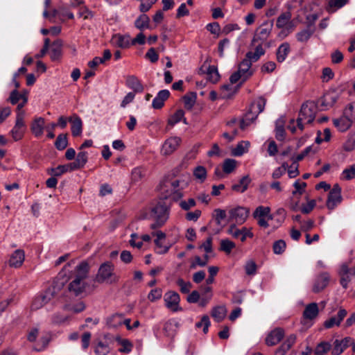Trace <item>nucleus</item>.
<instances>
[{"instance_id":"a211bd4d","label":"nucleus","mask_w":355,"mask_h":355,"mask_svg":"<svg viewBox=\"0 0 355 355\" xmlns=\"http://www.w3.org/2000/svg\"><path fill=\"white\" fill-rule=\"evenodd\" d=\"M347 314V311L345 309L340 308L337 313V315L332 316L324 321V327L326 329H331L334 326H340L341 322L345 318Z\"/></svg>"},{"instance_id":"aec40b11","label":"nucleus","mask_w":355,"mask_h":355,"mask_svg":"<svg viewBox=\"0 0 355 355\" xmlns=\"http://www.w3.org/2000/svg\"><path fill=\"white\" fill-rule=\"evenodd\" d=\"M49 55L52 61H59L62 55V41L57 40L49 45Z\"/></svg>"},{"instance_id":"37998d69","label":"nucleus","mask_w":355,"mask_h":355,"mask_svg":"<svg viewBox=\"0 0 355 355\" xmlns=\"http://www.w3.org/2000/svg\"><path fill=\"white\" fill-rule=\"evenodd\" d=\"M270 208L269 207L259 206L256 208L253 213L254 218L268 217V219H271L270 216Z\"/></svg>"},{"instance_id":"2eb2a0df","label":"nucleus","mask_w":355,"mask_h":355,"mask_svg":"<svg viewBox=\"0 0 355 355\" xmlns=\"http://www.w3.org/2000/svg\"><path fill=\"white\" fill-rule=\"evenodd\" d=\"M180 301V295L175 291H168L164 295L165 305L173 311H177L180 309L179 306Z\"/></svg>"},{"instance_id":"9b49d317","label":"nucleus","mask_w":355,"mask_h":355,"mask_svg":"<svg viewBox=\"0 0 355 355\" xmlns=\"http://www.w3.org/2000/svg\"><path fill=\"white\" fill-rule=\"evenodd\" d=\"M338 274L340 277V284L344 288H347L352 277H355V266L349 268L347 263H342Z\"/></svg>"},{"instance_id":"423d86ee","label":"nucleus","mask_w":355,"mask_h":355,"mask_svg":"<svg viewBox=\"0 0 355 355\" xmlns=\"http://www.w3.org/2000/svg\"><path fill=\"white\" fill-rule=\"evenodd\" d=\"M165 186L173 189V200L178 201L183 197L182 190L185 189L189 182L190 175L188 173L182 174L180 178H166Z\"/></svg>"},{"instance_id":"f704fd0d","label":"nucleus","mask_w":355,"mask_h":355,"mask_svg":"<svg viewBox=\"0 0 355 355\" xmlns=\"http://www.w3.org/2000/svg\"><path fill=\"white\" fill-rule=\"evenodd\" d=\"M291 51L290 44L288 42L282 43L277 50V60L283 62Z\"/></svg>"},{"instance_id":"4c0bfd02","label":"nucleus","mask_w":355,"mask_h":355,"mask_svg":"<svg viewBox=\"0 0 355 355\" xmlns=\"http://www.w3.org/2000/svg\"><path fill=\"white\" fill-rule=\"evenodd\" d=\"M226 313V308L224 306H218L213 309L211 316L216 322H219L225 318Z\"/></svg>"},{"instance_id":"393cba45","label":"nucleus","mask_w":355,"mask_h":355,"mask_svg":"<svg viewBox=\"0 0 355 355\" xmlns=\"http://www.w3.org/2000/svg\"><path fill=\"white\" fill-rule=\"evenodd\" d=\"M24 251L20 249L16 250L11 255L9 259V266L13 268L20 267L24 261Z\"/></svg>"},{"instance_id":"69168bd1","label":"nucleus","mask_w":355,"mask_h":355,"mask_svg":"<svg viewBox=\"0 0 355 355\" xmlns=\"http://www.w3.org/2000/svg\"><path fill=\"white\" fill-rule=\"evenodd\" d=\"M162 296V290L159 288L152 289L148 295V299L150 302H155L159 300Z\"/></svg>"},{"instance_id":"39448f33","label":"nucleus","mask_w":355,"mask_h":355,"mask_svg":"<svg viewBox=\"0 0 355 355\" xmlns=\"http://www.w3.org/2000/svg\"><path fill=\"white\" fill-rule=\"evenodd\" d=\"M266 103V100L263 97H259L250 105L248 112L241 121L240 128L242 130L245 129L256 120L258 115L263 111Z\"/></svg>"},{"instance_id":"f8f14e48","label":"nucleus","mask_w":355,"mask_h":355,"mask_svg":"<svg viewBox=\"0 0 355 355\" xmlns=\"http://www.w3.org/2000/svg\"><path fill=\"white\" fill-rule=\"evenodd\" d=\"M341 201V188L338 184H336L329 193L326 205L328 209H334Z\"/></svg>"},{"instance_id":"a18cd8bd","label":"nucleus","mask_w":355,"mask_h":355,"mask_svg":"<svg viewBox=\"0 0 355 355\" xmlns=\"http://www.w3.org/2000/svg\"><path fill=\"white\" fill-rule=\"evenodd\" d=\"M193 175L200 182H204L207 178V170L202 166L196 167L193 171Z\"/></svg>"},{"instance_id":"e2e57ef3","label":"nucleus","mask_w":355,"mask_h":355,"mask_svg":"<svg viewBox=\"0 0 355 355\" xmlns=\"http://www.w3.org/2000/svg\"><path fill=\"white\" fill-rule=\"evenodd\" d=\"M286 247V244L284 240H278L273 244V252L276 254H281L284 252Z\"/></svg>"},{"instance_id":"4be33fe9","label":"nucleus","mask_w":355,"mask_h":355,"mask_svg":"<svg viewBox=\"0 0 355 355\" xmlns=\"http://www.w3.org/2000/svg\"><path fill=\"white\" fill-rule=\"evenodd\" d=\"M69 122L71 123V134L73 137L80 136L83 132V121L81 118L74 114L69 117Z\"/></svg>"},{"instance_id":"13d9d810","label":"nucleus","mask_w":355,"mask_h":355,"mask_svg":"<svg viewBox=\"0 0 355 355\" xmlns=\"http://www.w3.org/2000/svg\"><path fill=\"white\" fill-rule=\"evenodd\" d=\"M160 192L163 194L165 198H171L173 200V189L171 187H166L165 186V180H164L159 185Z\"/></svg>"},{"instance_id":"338daca9","label":"nucleus","mask_w":355,"mask_h":355,"mask_svg":"<svg viewBox=\"0 0 355 355\" xmlns=\"http://www.w3.org/2000/svg\"><path fill=\"white\" fill-rule=\"evenodd\" d=\"M250 144L249 142H240L236 147L233 150V154L236 156L242 155L245 151V148H248Z\"/></svg>"},{"instance_id":"c756f323","label":"nucleus","mask_w":355,"mask_h":355,"mask_svg":"<svg viewBox=\"0 0 355 355\" xmlns=\"http://www.w3.org/2000/svg\"><path fill=\"white\" fill-rule=\"evenodd\" d=\"M272 28V24L263 23L257 30L255 37L258 40L265 41L269 37Z\"/></svg>"},{"instance_id":"ea45409f","label":"nucleus","mask_w":355,"mask_h":355,"mask_svg":"<svg viewBox=\"0 0 355 355\" xmlns=\"http://www.w3.org/2000/svg\"><path fill=\"white\" fill-rule=\"evenodd\" d=\"M265 53V51L261 44H259L255 48L254 52L250 51L247 53L246 57L252 62H257L261 55Z\"/></svg>"},{"instance_id":"f3484780","label":"nucleus","mask_w":355,"mask_h":355,"mask_svg":"<svg viewBox=\"0 0 355 355\" xmlns=\"http://www.w3.org/2000/svg\"><path fill=\"white\" fill-rule=\"evenodd\" d=\"M181 139L179 137H171L167 139L163 146L162 152L164 155H171L177 150L181 143Z\"/></svg>"},{"instance_id":"a878e982","label":"nucleus","mask_w":355,"mask_h":355,"mask_svg":"<svg viewBox=\"0 0 355 355\" xmlns=\"http://www.w3.org/2000/svg\"><path fill=\"white\" fill-rule=\"evenodd\" d=\"M112 43L118 47L122 49L128 48L131 44L129 35H114L112 38Z\"/></svg>"},{"instance_id":"58836bf2","label":"nucleus","mask_w":355,"mask_h":355,"mask_svg":"<svg viewBox=\"0 0 355 355\" xmlns=\"http://www.w3.org/2000/svg\"><path fill=\"white\" fill-rule=\"evenodd\" d=\"M178 327V322L175 320L167 321L164 326V331L168 336H173Z\"/></svg>"},{"instance_id":"0e129e2a","label":"nucleus","mask_w":355,"mask_h":355,"mask_svg":"<svg viewBox=\"0 0 355 355\" xmlns=\"http://www.w3.org/2000/svg\"><path fill=\"white\" fill-rule=\"evenodd\" d=\"M313 34V31L304 29L297 33L296 37L299 42H307Z\"/></svg>"},{"instance_id":"864d4df0","label":"nucleus","mask_w":355,"mask_h":355,"mask_svg":"<svg viewBox=\"0 0 355 355\" xmlns=\"http://www.w3.org/2000/svg\"><path fill=\"white\" fill-rule=\"evenodd\" d=\"M331 344L329 342H321L316 346L315 354L316 355H324L331 349Z\"/></svg>"},{"instance_id":"f257e3e1","label":"nucleus","mask_w":355,"mask_h":355,"mask_svg":"<svg viewBox=\"0 0 355 355\" xmlns=\"http://www.w3.org/2000/svg\"><path fill=\"white\" fill-rule=\"evenodd\" d=\"M89 269V264L85 261L76 266L74 279L68 285V290L71 294L78 296L85 292L87 286L85 279L88 276Z\"/></svg>"},{"instance_id":"20e7f679","label":"nucleus","mask_w":355,"mask_h":355,"mask_svg":"<svg viewBox=\"0 0 355 355\" xmlns=\"http://www.w3.org/2000/svg\"><path fill=\"white\" fill-rule=\"evenodd\" d=\"M266 103V100L263 97H259L250 105L248 112L241 121L240 128L242 130L245 129L256 120L258 115L263 111Z\"/></svg>"},{"instance_id":"c85d7f7f","label":"nucleus","mask_w":355,"mask_h":355,"mask_svg":"<svg viewBox=\"0 0 355 355\" xmlns=\"http://www.w3.org/2000/svg\"><path fill=\"white\" fill-rule=\"evenodd\" d=\"M126 86L132 89L134 93H141L144 91V86L140 80L135 76H129L126 78Z\"/></svg>"},{"instance_id":"8fccbe9b","label":"nucleus","mask_w":355,"mask_h":355,"mask_svg":"<svg viewBox=\"0 0 355 355\" xmlns=\"http://www.w3.org/2000/svg\"><path fill=\"white\" fill-rule=\"evenodd\" d=\"M275 137L279 141H283L285 138L284 122L281 119L277 120L276 122Z\"/></svg>"},{"instance_id":"de8ad7c7","label":"nucleus","mask_w":355,"mask_h":355,"mask_svg":"<svg viewBox=\"0 0 355 355\" xmlns=\"http://www.w3.org/2000/svg\"><path fill=\"white\" fill-rule=\"evenodd\" d=\"M74 171L71 168V163L66 165H59L56 168H51V174L53 176H60L67 171Z\"/></svg>"},{"instance_id":"7ed1b4c3","label":"nucleus","mask_w":355,"mask_h":355,"mask_svg":"<svg viewBox=\"0 0 355 355\" xmlns=\"http://www.w3.org/2000/svg\"><path fill=\"white\" fill-rule=\"evenodd\" d=\"M317 112L318 105L314 101H306L302 104L296 121L297 128L302 131L304 124L312 123L315 119Z\"/></svg>"},{"instance_id":"2f4dec72","label":"nucleus","mask_w":355,"mask_h":355,"mask_svg":"<svg viewBox=\"0 0 355 355\" xmlns=\"http://www.w3.org/2000/svg\"><path fill=\"white\" fill-rule=\"evenodd\" d=\"M352 122L353 121L344 114L342 117L334 120V125L341 132L348 130L351 127Z\"/></svg>"},{"instance_id":"6e6d98bb","label":"nucleus","mask_w":355,"mask_h":355,"mask_svg":"<svg viewBox=\"0 0 355 355\" xmlns=\"http://www.w3.org/2000/svg\"><path fill=\"white\" fill-rule=\"evenodd\" d=\"M236 167V161L233 159H226L223 164V170L227 174L232 173Z\"/></svg>"},{"instance_id":"c9c22d12","label":"nucleus","mask_w":355,"mask_h":355,"mask_svg":"<svg viewBox=\"0 0 355 355\" xmlns=\"http://www.w3.org/2000/svg\"><path fill=\"white\" fill-rule=\"evenodd\" d=\"M239 86L233 85H224L220 87V96L223 98H232L238 91Z\"/></svg>"},{"instance_id":"ddd939ff","label":"nucleus","mask_w":355,"mask_h":355,"mask_svg":"<svg viewBox=\"0 0 355 355\" xmlns=\"http://www.w3.org/2000/svg\"><path fill=\"white\" fill-rule=\"evenodd\" d=\"M227 233L234 239H240L241 242H245L247 238L253 237V233L250 229L245 227L238 229L234 224L230 226Z\"/></svg>"},{"instance_id":"5fc2aeb1","label":"nucleus","mask_w":355,"mask_h":355,"mask_svg":"<svg viewBox=\"0 0 355 355\" xmlns=\"http://www.w3.org/2000/svg\"><path fill=\"white\" fill-rule=\"evenodd\" d=\"M27 95L26 92H24L22 94L19 93L17 89H14L10 92V96L8 99V101H9L12 105H16L18 103L19 101H21L22 98Z\"/></svg>"},{"instance_id":"6ab92c4d","label":"nucleus","mask_w":355,"mask_h":355,"mask_svg":"<svg viewBox=\"0 0 355 355\" xmlns=\"http://www.w3.org/2000/svg\"><path fill=\"white\" fill-rule=\"evenodd\" d=\"M284 336L283 329L277 327L272 330L266 338V343L268 346H273L279 343Z\"/></svg>"},{"instance_id":"e433bc0d","label":"nucleus","mask_w":355,"mask_h":355,"mask_svg":"<svg viewBox=\"0 0 355 355\" xmlns=\"http://www.w3.org/2000/svg\"><path fill=\"white\" fill-rule=\"evenodd\" d=\"M183 121L184 124H187V119L184 118V112L183 110H178L168 120V124L173 126L180 121Z\"/></svg>"},{"instance_id":"7c9ffc66","label":"nucleus","mask_w":355,"mask_h":355,"mask_svg":"<svg viewBox=\"0 0 355 355\" xmlns=\"http://www.w3.org/2000/svg\"><path fill=\"white\" fill-rule=\"evenodd\" d=\"M87 153L80 151L76 156L75 162L71 163V168L75 171L83 168L87 162Z\"/></svg>"},{"instance_id":"49530a36","label":"nucleus","mask_w":355,"mask_h":355,"mask_svg":"<svg viewBox=\"0 0 355 355\" xmlns=\"http://www.w3.org/2000/svg\"><path fill=\"white\" fill-rule=\"evenodd\" d=\"M348 2V0H329L328 2L327 11L335 12L338 9L343 7Z\"/></svg>"},{"instance_id":"4468645a","label":"nucleus","mask_w":355,"mask_h":355,"mask_svg":"<svg viewBox=\"0 0 355 355\" xmlns=\"http://www.w3.org/2000/svg\"><path fill=\"white\" fill-rule=\"evenodd\" d=\"M26 125L23 114L16 116V121L13 128L11 130V135L15 141L20 140L25 132Z\"/></svg>"},{"instance_id":"774afa93","label":"nucleus","mask_w":355,"mask_h":355,"mask_svg":"<svg viewBox=\"0 0 355 355\" xmlns=\"http://www.w3.org/2000/svg\"><path fill=\"white\" fill-rule=\"evenodd\" d=\"M344 114L347 116L352 121H355V101L351 103L345 107Z\"/></svg>"},{"instance_id":"cd10ccee","label":"nucleus","mask_w":355,"mask_h":355,"mask_svg":"<svg viewBox=\"0 0 355 355\" xmlns=\"http://www.w3.org/2000/svg\"><path fill=\"white\" fill-rule=\"evenodd\" d=\"M329 275L327 272L320 274L315 279L313 287L314 293H319L322 291L328 284Z\"/></svg>"},{"instance_id":"f03ea898","label":"nucleus","mask_w":355,"mask_h":355,"mask_svg":"<svg viewBox=\"0 0 355 355\" xmlns=\"http://www.w3.org/2000/svg\"><path fill=\"white\" fill-rule=\"evenodd\" d=\"M170 209L165 202L159 201L151 207L149 218L153 220L150 227L156 230L164 225L169 218Z\"/></svg>"},{"instance_id":"dca6fc26","label":"nucleus","mask_w":355,"mask_h":355,"mask_svg":"<svg viewBox=\"0 0 355 355\" xmlns=\"http://www.w3.org/2000/svg\"><path fill=\"white\" fill-rule=\"evenodd\" d=\"M352 341V338L351 337H345L342 340H335L333 345H331V354L340 355L351 345Z\"/></svg>"},{"instance_id":"09e8293b","label":"nucleus","mask_w":355,"mask_h":355,"mask_svg":"<svg viewBox=\"0 0 355 355\" xmlns=\"http://www.w3.org/2000/svg\"><path fill=\"white\" fill-rule=\"evenodd\" d=\"M68 146L67 134H60L55 141V146L58 150L65 149Z\"/></svg>"},{"instance_id":"680f3d73","label":"nucleus","mask_w":355,"mask_h":355,"mask_svg":"<svg viewBox=\"0 0 355 355\" xmlns=\"http://www.w3.org/2000/svg\"><path fill=\"white\" fill-rule=\"evenodd\" d=\"M209 318L207 315H203L200 322H196V327L197 328L202 327V331L205 334H207L210 326Z\"/></svg>"},{"instance_id":"603ef678","label":"nucleus","mask_w":355,"mask_h":355,"mask_svg":"<svg viewBox=\"0 0 355 355\" xmlns=\"http://www.w3.org/2000/svg\"><path fill=\"white\" fill-rule=\"evenodd\" d=\"M109 345L102 341H98L95 346L94 352L96 355H107L110 352Z\"/></svg>"},{"instance_id":"79ce46f5","label":"nucleus","mask_w":355,"mask_h":355,"mask_svg":"<svg viewBox=\"0 0 355 355\" xmlns=\"http://www.w3.org/2000/svg\"><path fill=\"white\" fill-rule=\"evenodd\" d=\"M196 98L197 96L195 92H191L184 96L183 102L184 107L188 110H191L196 103Z\"/></svg>"},{"instance_id":"9d476101","label":"nucleus","mask_w":355,"mask_h":355,"mask_svg":"<svg viewBox=\"0 0 355 355\" xmlns=\"http://www.w3.org/2000/svg\"><path fill=\"white\" fill-rule=\"evenodd\" d=\"M250 214V209L238 206L229 210L230 220H234L238 224H243L245 222Z\"/></svg>"},{"instance_id":"b1692460","label":"nucleus","mask_w":355,"mask_h":355,"mask_svg":"<svg viewBox=\"0 0 355 355\" xmlns=\"http://www.w3.org/2000/svg\"><path fill=\"white\" fill-rule=\"evenodd\" d=\"M339 98V94L336 91L327 92L321 99V106L324 109L333 106Z\"/></svg>"},{"instance_id":"4d7b16f0","label":"nucleus","mask_w":355,"mask_h":355,"mask_svg":"<svg viewBox=\"0 0 355 355\" xmlns=\"http://www.w3.org/2000/svg\"><path fill=\"white\" fill-rule=\"evenodd\" d=\"M235 243L229 239H223L220 241V250L229 254L235 248Z\"/></svg>"},{"instance_id":"3c124183","label":"nucleus","mask_w":355,"mask_h":355,"mask_svg":"<svg viewBox=\"0 0 355 355\" xmlns=\"http://www.w3.org/2000/svg\"><path fill=\"white\" fill-rule=\"evenodd\" d=\"M331 135L329 128H325L323 132L318 131L315 143L320 144L323 141H329L331 139Z\"/></svg>"},{"instance_id":"a19ab883","label":"nucleus","mask_w":355,"mask_h":355,"mask_svg":"<svg viewBox=\"0 0 355 355\" xmlns=\"http://www.w3.org/2000/svg\"><path fill=\"white\" fill-rule=\"evenodd\" d=\"M207 79L213 83H215L218 81L220 78V75L218 71V69L214 65H209L207 68Z\"/></svg>"},{"instance_id":"5701e85b","label":"nucleus","mask_w":355,"mask_h":355,"mask_svg":"<svg viewBox=\"0 0 355 355\" xmlns=\"http://www.w3.org/2000/svg\"><path fill=\"white\" fill-rule=\"evenodd\" d=\"M169 96L170 92L168 89L160 90L153 100L152 107L157 110L161 109Z\"/></svg>"},{"instance_id":"6e6552de","label":"nucleus","mask_w":355,"mask_h":355,"mask_svg":"<svg viewBox=\"0 0 355 355\" xmlns=\"http://www.w3.org/2000/svg\"><path fill=\"white\" fill-rule=\"evenodd\" d=\"M276 26L282 29L279 36L286 37L293 28L294 23L292 20V14L290 11L282 12L277 19Z\"/></svg>"},{"instance_id":"bb28decb","label":"nucleus","mask_w":355,"mask_h":355,"mask_svg":"<svg viewBox=\"0 0 355 355\" xmlns=\"http://www.w3.org/2000/svg\"><path fill=\"white\" fill-rule=\"evenodd\" d=\"M252 63V62L245 56V58L239 64L238 71L243 75V81H245L253 74V71L251 69Z\"/></svg>"},{"instance_id":"1a4fd4ad","label":"nucleus","mask_w":355,"mask_h":355,"mask_svg":"<svg viewBox=\"0 0 355 355\" xmlns=\"http://www.w3.org/2000/svg\"><path fill=\"white\" fill-rule=\"evenodd\" d=\"M56 294L55 287L48 288L44 293L37 295L33 300L31 304L32 310H38L49 303Z\"/></svg>"},{"instance_id":"473e14b6","label":"nucleus","mask_w":355,"mask_h":355,"mask_svg":"<svg viewBox=\"0 0 355 355\" xmlns=\"http://www.w3.org/2000/svg\"><path fill=\"white\" fill-rule=\"evenodd\" d=\"M250 182L251 179L250 176L248 175H245L237 184H234L232 186V189L238 193H243L248 189Z\"/></svg>"},{"instance_id":"c03bdc74","label":"nucleus","mask_w":355,"mask_h":355,"mask_svg":"<svg viewBox=\"0 0 355 355\" xmlns=\"http://www.w3.org/2000/svg\"><path fill=\"white\" fill-rule=\"evenodd\" d=\"M149 17L146 15L143 14L135 20V25L138 29L143 30L149 28Z\"/></svg>"},{"instance_id":"0eeeda50","label":"nucleus","mask_w":355,"mask_h":355,"mask_svg":"<svg viewBox=\"0 0 355 355\" xmlns=\"http://www.w3.org/2000/svg\"><path fill=\"white\" fill-rule=\"evenodd\" d=\"M114 266L110 261L102 263L95 277V282L99 284H111L118 281V277L114 272Z\"/></svg>"},{"instance_id":"412c9836","label":"nucleus","mask_w":355,"mask_h":355,"mask_svg":"<svg viewBox=\"0 0 355 355\" xmlns=\"http://www.w3.org/2000/svg\"><path fill=\"white\" fill-rule=\"evenodd\" d=\"M45 128V120L42 117H35L31 125V130L33 135L39 138L42 136Z\"/></svg>"},{"instance_id":"72a5a7b5","label":"nucleus","mask_w":355,"mask_h":355,"mask_svg":"<svg viewBox=\"0 0 355 355\" xmlns=\"http://www.w3.org/2000/svg\"><path fill=\"white\" fill-rule=\"evenodd\" d=\"M319 313V309L318 304L313 302L309 304L306 307L303 313L304 318L312 320L316 318Z\"/></svg>"},{"instance_id":"052dcab7","label":"nucleus","mask_w":355,"mask_h":355,"mask_svg":"<svg viewBox=\"0 0 355 355\" xmlns=\"http://www.w3.org/2000/svg\"><path fill=\"white\" fill-rule=\"evenodd\" d=\"M176 284L177 285L180 287V291L182 293H189L191 287H192V284L191 282H184L183 280V279L182 278H179L177 279L176 281Z\"/></svg>"},{"instance_id":"bf43d9fd","label":"nucleus","mask_w":355,"mask_h":355,"mask_svg":"<svg viewBox=\"0 0 355 355\" xmlns=\"http://www.w3.org/2000/svg\"><path fill=\"white\" fill-rule=\"evenodd\" d=\"M226 216L227 214L225 210L219 208L214 210L213 217L218 225L221 224L222 220H223Z\"/></svg>"}]
</instances>
